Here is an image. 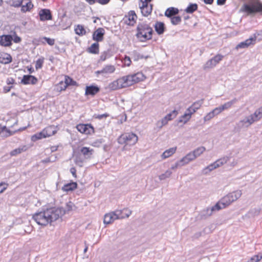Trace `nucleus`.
<instances>
[{
	"instance_id": "nucleus-9",
	"label": "nucleus",
	"mask_w": 262,
	"mask_h": 262,
	"mask_svg": "<svg viewBox=\"0 0 262 262\" xmlns=\"http://www.w3.org/2000/svg\"><path fill=\"white\" fill-rule=\"evenodd\" d=\"M255 122L253 117L250 115L246 116L236 123V128L239 130L243 128H248Z\"/></svg>"
},
{
	"instance_id": "nucleus-35",
	"label": "nucleus",
	"mask_w": 262,
	"mask_h": 262,
	"mask_svg": "<svg viewBox=\"0 0 262 262\" xmlns=\"http://www.w3.org/2000/svg\"><path fill=\"white\" fill-rule=\"evenodd\" d=\"M88 51L92 54H98L99 53V43L98 42L93 43L89 48Z\"/></svg>"
},
{
	"instance_id": "nucleus-6",
	"label": "nucleus",
	"mask_w": 262,
	"mask_h": 262,
	"mask_svg": "<svg viewBox=\"0 0 262 262\" xmlns=\"http://www.w3.org/2000/svg\"><path fill=\"white\" fill-rule=\"evenodd\" d=\"M241 11L247 14H253L256 12H262V4L257 2L251 5L245 4L242 7Z\"/></svg>"
},
{
	"instance_id": "nucleus-21",
	"label": "nucleus",
	"mask_w": 262,
	"mask_h": 262,
	"mask_svg": "<svg viewBox=\"0 0 262 262\" xmlns=\"http://www.w3.org/2000/svg\"><path fill=\"white\" fill-rule=\"evenodd\" d=\"M195 158L192 151L189 152L185 156L183 157L181 160L183 163L184 165L188 164L190 162L193 161Z\"/></svg>"
},
{
	"instance_id": "nucleus-2",
	"label": "nucleus",
	"mask_w": 262,
	"mask_h": 262,
	"mask_svg": "<svg viewBox=\"0 0 262 262\" xmlns=\"http://www.w3.org/2000/svg\"><path fill=\"white\" fill-rule=\"evenodd\" d=\"M145 79V76L142 72H139L118 78L116 80L110 83L108 85V88L112 90L126 88L142 81Z\"/></svg>"
},
{
	"instance_id": "nucleus-44",
	"label": "nucleus",
	"mask_w": 262,
	"mask_h": 262,
	"mask_svg": "<svg viewBox=\"0 0 262 262\" xmlns=\"http://www.w3.org/2000/svg\"><path fill=\"white\" fill-rule=\"evenodd\" d=\"M172 174V172L170 170H167L164 173L160 174L159 178L160 180H164L166 178H169Z\"/></svg>"
},
{
	"instance_id": "nucleus-23",
	"label": "nucleus",
	"mask_w": 262,
	"mask_h": 262,
	"mask_svg": "<svg viewBox=\"0 0 262 262\" xmlns=\"http://www.w3.org/2000/svg\"><path fill=\"white\" fill-rule=\"evenodd\" d=\"M155 29L159 35L163 34L165 31V25L163 23L157 21L155 25Z\"/></svg>"
},
{
	"instance_id": "nucleus-30",
	"label": "nucleus",
	"mask_w": 262,
	"mask_h": 262,
	"mask_svg": "<svg viewBox=\"0 0 262 262\" xmlns=\"http://www.w3.org/2000/svg\"><path fill=\"white\" fill-rule=\"evenodd\" d=\"M251 116L253 117L255 122L259 120L262 118V106L257 109L253 114H251Z\"/></svg>"
},
{
	"instance_id": "nucleus-39",
	"label": "nucleus",
	"mask_w": 262,
	"mask_h": 262,
	"mask_svg": "<svg viewBox=\"0 0 262 262\" xmlns=\"http://www.w3.org/2000/svg\"><path fill=\"white\" fill-rule=\"evenodd\" d=\"M198 9V5L196 4H190L185 9V12L188 13H192Z\"/></svg>"
},
{
	"instance_id": "nucleus-26",
	"label": "nucleus",
	"mask_w": 262,
	"mask_h": 262,
	"mask_svg": "<svg viewBox=\"0 0 262 262\" xmlns=\"http://www.w3.org/2000/svg\"><path fill=\"white\" fill-rule=\"evenodd\" d=\"M177 150L176 147H173L166 150L161 155L162 159H165L174 154Z\"/></svg>"
},
{
	"instance_id": "nucleus-34",
	"label": "nucleus",
	"mask_w": 262,
	"mask_h": 262,
	"mask_svg": "<svg viewBox=\"0 0 262 262\" xmlns=\"http://www.w3.org/2000/svg\"><path fill=\"white\" fill-rule=\"evenodd\" d=\"M75 32L76 34L79 36H83L86 34V31L83 26L81 25H78L75 27Z\"/></svg>"
},
{
	"instance_id": "nucleus-60",
	"label": "nucleus",
	"mask_w": 262,
	"mask_h": 262,
	"mask_svg": "<svg viewBox=\"0 0 262 262\" xmlns=\"http://www.w3.org/2000/svg\"><path fill=\"white\" fill-rule=\"evenodd\" d=\"M42 39H44L50 46H53L55 43V40L47 37H43Z\"/></svg>"
},
{
	"instance_id": "nucleus-11",
	"label": "nucleus",
	"mask_w": 262,
	"mask_h": 262,
	"mask_svg": "<svg viewBox=\"0 0 262 262\" xmlns=\"http://www.w3.org/2000/svg\"><path fill=\"white\" fill-rule=\"evenodd\" d=\"M137 16L135 12L133 10H130L128 12V14L126 15L123 19L124 23L129 26H134L136 22Z\"/></svg>"
},
{
	"instance_id": "nucleus-53",
	"label": "nucleus",
	"mask_w": 262,
	"mask_h": 262,
	"mask_svg": "<svg viewBox=\"0 0 262 262\" xmlns=\"http://www.w3.org/2000/svg\"><path fill=\"white\" fill-rule=\"evenodd\" d=\"M122 62L125 66L127 67H129L132 63L130 57L127 56H125L124 58L122 60Z\"/></svg>"
},
{
	"instance_id": "nucleus-28",
	"label": "nucleus",
	"mask_w": 262,
	"mask_h": 262,
	"mask_svg": "<svg viewBox=\"0 0 262 262\" xmlns=\"http://www.w3.org/2000/svg\"><path fill=\"white\" fill-rule=\"evenodd\" d=\"M77 184L76 182H72L64 185L62 189L64 191H72L77 188Z\"/></svg>"
},
{
	"instance_id": "nucleus-10",
	"label": "nucleus",
	"mask_w": 262,
	"mask_h": 262,
	"mask_svg": "<svg viewBox=\"0 0 262 262\" xmlns=\"http://www.w3.org/2000/svg\"><path fill=\"white\" fill-rule=\"evenodd\" d=\"M116 68L114 66L107 64L101 70L95 72V74L98 76L101 75L102 76L106 77L109 75L113 74L115 71Z\"/></svg>"
},
{
	"instance_id": "nucleus-17",
	"label": "nucleus",
	"mask_w": 262,
	"mask_h": 262,
	"mask_svg": "<svg viewBox=\"0 0 262 262\" xmlns=\"http://www.w3.org/2000/svg\"><path fill=\"white\" fill-rule=\"evenodd\" d=\"M38 80L34 76L31 75H24L21 80V83L24 84H35L37 83Z\"/></svg>"
},
{
	"instance_id": "nucleus-48",
	"label": "nucleus",
	"mask_w": 262,
	"mask_h": 262,
	"mask_svg": "<svg viewBox=\"0 0 262 262\" xmlns=\"http://www.w3.org/2000/svg\"><path fill=\"white\" fill-rule=\"evenodd\" d=\"M11 132L5 126V129H3L1 137L6 138L12 135Z\"/></svg>"
},
{
	"instance_id": "nucleus-20",
	"label": "nucleus",
	"mask_w": 262,
	"mask_h": 262,
	"mask_svg": "<svg viewBox=\"0 0 262 262\" xmlns=\"http://www.w3.org/2000/svg\"><path fill=\"white\" fill-rule=\"evenodd\" d=\"M100 91V89L98 86L95 85H90L87 86L85 88V95H92L94 96L96 94Z\"/></svg>"
},
{
	"instance_id": "nucleus-49",
	"label": "nucleus",
	"mask_w": 262,
	"mask_h": 262,
	"mask_svg": "<svg viewBox=\"0 0 262 262\" xmlns=\"http://www.w3.org/2000/svg\"><path fill=\"white\" fill-rule=\"evenodd\" d=\"M44 62V58L41 57L37 60L35 63V68L36 70L41 69Z\"/></svg>"
},
{
	"instance_id": "nucleus-13",
	"label": "nucleus",
	"mask_w": 262,
	"mask_h": 262,
	"mask_svg": "<svg viewBox=\"0 0 262 262\" xmlns=\"http://www.w3.org/2000/svg\"><path fill=\"white\" fill-rule=\"evenodd\" d=\"M76 128L81 133L86 135L91 134L94 132L93 127L89 124H79L76 126Z\"/></svg>"
},
{
	"instance_id": "nucleus-27",
	"label": "nucleus",
	"mask_w": 262,
	"mask_h": 262,
	"mask_svg": "<svg viewBox=\"0 0 262 262\" xmlns=\"http://www.w3.org/2000/svg\"><path fill=\"white\" fill-rule=\"evenodd\" d=\"M179 13V10L174 7H170L166 9L165 15L167 17H171Z\"/></svg>"
},
{
	"instance_id": "nucleus-38",
	"label": "nucleus",
	"mask_w": 262,
	"mask_h": 262,
	"mask_svg": "<svg viewBox=\"0 0 262 262\" xmlns=\"http://www.w3.org/2000/svg\"><path fill=\"white\" fill-rule=\"evenodd\" d=\"M237 101L236 98L232 99V100L226 102L223 105H221V107L223 111L225 110H227L231 107V106L234 104Z\"/></svg>"
},
{
	"instance_id": "nucleus-32",
	"label": "nucleus",
	"mask_w": 262,
	"mask_h": 262,
	"mask_svg": "<svg viewBox=\"0 0 262 262\" xmlns=\"http://www.w3.org/2000/svg\"><path fill=\"white\" fill-rule=\"evenodd\" d=\"M220 206H219V204L217 203H216L215 205L211 207V208H208L205 210V215L210 216L212 215L213 212L215 211H219L221 210Z\"/></svg>"
},
{
	"instance_id": "nucleus-43",
	"label": "nucleus",
	"mask_w": 262,
	"mask_h": 262,
	"mask_svg": "<svg viewBox=\"0 0 262 262\" xmlns=\"http://www.w3.org/2000/svg\"><path fill=\"white\" fill-rule=\"evenodd\" d=\"M178 114V112L176 110H173L171 113L168 114L167 115L165 116V118L168 120V121H170L176 117Z\"/></svg>"
},
{
	"instance_id": "nucleus-47",
	"label": "nucleus",
	"mask_w": 262,
	"mask_h": 262,
	"mask_svg": "<svg viewBox=\"0 0 262 262\" xmlns=\"http://www.w3.org/2000/svg\"><path fill=\"white\" fill-rule=\"evenodd\" d=\"M224 56L221 54H217L214 57L211 58V60H212L213 62L216 66L217 63L220 62V61H221Z\"/></svg>"
},
{
	"instance_id": "nucleus-54",
	"label": "nucleus",
	"mask_w": 262,
	"mask_h": 262,
	"mask_svg": "<svg viewBox=\"0 0 262 262\" xmlns=\"http://www.w3.org/2000/svg\"><path fill=\"white\" fill-rule=\"evenodd\" d=\"M109 116V114L107 113H104L103 114H95L93 116V117L95 119H97L99 120H101L104 118H106Z\"/></svg>"
},
{
	"instance_id": "nucleus-15",
	"label": "nucleus",
	"mask_w": 262,
	"mask_h": 262,
	"mask_svg": "<svg viewBox=\"0 0 262 262\" xmlns=\"http://www.w3.org/2000/svg\"><path fill=\"white\" fill-rule=\"evenodd\" d=\"M38 14L41 21L49 20L52 19V15L51 11L49 9H41L39 11Z\"/></svg>"
},
{
	"instance_id": "nucleus-7",
	"label": "nucleus",
	"mask_w": 262,
	"mask_h": 262,
	"mask_svg": "<svg viewBox=\"0 0 262 262\" xmlns=\"http://www.w3.org/2000/svg\"><path fill=\"white\" fill-rule=\"evenodd\" d=\"M229 160V157L228 156L224 157L220 159L217 160L213 163L210 164L208 166L204 168L203 171L206 174L212 170L222 166L226 163Z\"/></svg>"
},
{
	"instance_id": "nucleus-62",
	"label": "nucleus",
	"mask_w": 262,
	"mask_h": 262,
	"mask_svg": "<svg viewBox=\"0 0 262 262\" xmlns=\"http://www.w3.org/2000/svg\"><path fill=\"white\" fill-rule=\"evenodd\" d=\"M109 57V54L107 52H103L100 56V60L101 61H104Z\"/></svg>"
},
{
	"instance_id": "nucleus-57",
	"label": "nucleus",
	"mask_w": 262,
	"mask_h": 262,
	"mask_svg": "<svg viewBox=\"0 0 262 262\" xmlns=\"http://www.w3.org/2000/svg\"><path fill=\"white\" fill-rule=\"evenodd\" d=\"M214 117V115L212 112V111L208 113L204 117V120L205 121H209L210 119L213 118Z\"/></svg>"
},
{
	"instance_id": "nucleus-63",
	"label": "nucleus",
	"mask_w": 262,
	"mask_h": 262,
	"mask_svg": "<svg viewBox=\"0 0 262 262\" xmlns=\"http://www.w3.org/2000/svg\"><path fill=\"white\" fill-rule=\"evenodd\" d=\"M14 34L15 35L14 36V38H13L12 40L14 41L15 43H19L21 41V38L16 35L15 32L14 33Z\"/></svg>"
},
{
	"instance_id": "nucleus-56",
	"label": "nucleus",
	"mask_w": 262,
	"mask_h": 262,
	"mask_svg": "<svg viewBox=\"0 0 262 262\" xmlns=\"http://www.w3.org/2000/svg\"><path fill=\"white\" fill-rule=\"evenodd\" d=\"M23 0H12V5L15 7H20L22 3Z\"/></svg>"
},
{
	"instance_id": "nucleus-52",
	"label": "nucleus",
	"mask_w": 262,
	"mask_h": 262,
	"mask_svg": "<svg viewBox=\"0 0 262 262\" xmlns=\"http://www.w3.org/2000/svg\"><path fill=\"white\" fill-rule=\"evenodd\" d=\"M104 142V140L102 138L97 139L95 141H94L92 145L93 146L99 147L101 146V145L102 144V143Z\"/></svg>"
},
{
	"instance_id": "nucleus-41",
	"label": "nucleus",
	"mask_w": 262,
	"mask_h": 262,
	"mask_svg": "<svg viewBox=\"0 0 262 262\" xmlns=\"http://www.w3.org/2000/svg\"><path fill=\"white\" fill-rule=\"evenodd\" d=\"M33 7V5L32 4L31 1L28 2L26 5L21 6V10L23 12H26L27 11H30Z\"/></svg>"
},
{
	"instance_id": "nucleus-3",
	"label": "nucleus",
	"mask_w": 262,
	"mask_h": 262,
	"mask_svg": "<svg viewBox=\"0 0 262 262\" xmlns=\"http://www.w3.org/2000/svg\"><path fill=\"white\" fill-rule=\"evenodd\" d=\"M137 31L136 37L142 42L152 38V29L147 24L139 23L137 27Z\"/></svg>"
},
{
	"instance_id": "nucleus-25",
	"label": "nucleus",
	"mask_w": 262,
	"mask_h": 262,
	"mask_svg": "<svg viewBox=\"0 0 262 262\" xmlns=\"http://www.w3.org/2000/svg\"><path fill=\"white\" fill-rule=\"evenodd\" d=\"M60 84H64V88H62L61 90H66L67 87L69 85H75L76 82L74 81L70 77L66 76L65 77L64 82H61Z\"/></svg>"
},
{
	"instance_id": "nucleus-16",
	"label": "nucleus",
	"mask_w": 262,
	"mask_h": 262,
	"mask_svg": "<svg viewBox=\"0 0 262 262\" xmlns=\"http://www.w3.org/2000/svg\"><path fill=\"white\" fill-rule=\"evenodd\" d=\"M13 37L11 35L0 36V45L4 47L10 46L12 45Z\"/></svg>"
},
{
	"instance_id": "nucleus-14",
	"label": "nucleus",
	"mask_w": 262,
	"mask_h": 262,
	"mask_svg": "<svg viewBox=\"0 0 262 262\" xmlns=\"http://www.w3.org/2000/svg\"><path fill=\"white\" fill-rule=\"evenodd\" d=\"M141 3V5H140L139 6L141 12L143 16H148L152 12V5L146 4V2H142Z\"/></svg>"
},
{
	"instance_id": "nucleus-50",
	"label": "nucleus",
	"mask_w": 262,
	"mask_h": 262,
	"mask_svg": "<svg viewBox=\"0 0 262 262\" xmlns=\"http://www.w3.org/2000/svg\"><path fill=\"white\" fill-rule=\"evenodd\" d=\"M121 210L122 211V213H121V216L123 217L122 219L125 217H128L132 214V211L130 210L124 209Z\"/></svg>"
},
{
	"instance_id": "nucleus-4",
	"label": "nucleus",
	"mask_w": 262,
	"mask_h": 262,
	"mask_svg": "<svg viewBox=\"0 0 262 262\" xmlns=\"http://www.w3.org/2000/svg\"><path fill=\"white\" fill-rule=\"evenodd\" d=\"M242 195V190H235L222 198L217 203L219 204V206H220L221 209H224L237 200Z\"/></svg>"
},
{
	"instance_id": "nucleus-12",
	"label": "nucleus",
	"mask_w": 262,
	"mask_h": 262,
	"mask_svg": "<svg viewBox=\"0 0 262 262\" xmlns=\"http://www.w3.org/2000/svg\"><path fill=\"white\" fill-rule=\"evenodd\" d=\"M257 36L254 34L253 36H251L249 38L246 39L244 41L241 42L236 46V49L238 50L239 48H246L251 45H254L256 42Z\"/></svg>"
},
{
	"instance_id": "nucleus-24",
	"label": "nucleus",
	"mask_w": 262,
	"mask_h": 262,
	"mask_svg": "<svg viewBox=\"0 0 262 262\" xmlns=\"http://www.w3.org/2000/svg\"><path fill=\"white\" fill-rule=\"evenodd\" d=\"M94 150L89 147H83L80 149L81 153L86 159H89L93 153Z\"/></svg>"
},
{
	"instance_id": "nucleus-59",
	"label": "nucleus",
	"mask_w": 262,
	"mask_h": 262,
	"mask_svg": "<svg viewBox=\"0 0 262 262\" xmlns=\"http://www.w3.org/2000/svg\"><path fill=\"white\" fill-rule=\"evenodd\" d=\"M260 208H254L251 209L249 213L251 214L252 215L256 216L258 215L260 213Z\"/></svg>"
},
{
	"instance_id": "nucleus-22",
	"label": "nucleus",
	"mask_w": 262,
	"mask_h": 262,
	"mask_svg": "<svg viewBox=\"0 0 262 262\" xmlns=\"http://www.w3.org/2000/svg\"><path fill=\"white\" fill-rule=\"evenodd\" d=\"M46 138L54 135L57 132L56 127L54 125L47 126L43 129Z\"/></svg>"
},
{
	"instance_id": "nucleus-45",
	"label": "nucleus",
	"mask_w": 262,
	"mask_h": 262,
	"mask_svg": "<svg viewBox=\"0 0 262 262\" xmlns=\"http://www.w3.org/2000/svg\"><path fill=\"white\" fill-rule=\"evenodd\" d=\"M171 18V23L173 25H177L181 21V17L179 16H173Z\"/></svg>"
},
{
	"instance_id": "nucleus-40",
	"label": "nucleus",
	"mask_w": 262,
	"mask_h": 262,
	"mask_svg": "<svg viewBox=\"0 0 262 262\" xmlns=\"http://www.w3.org/2000/svg\"><path fill=\"white\" fill-rule=\"evenodd\" d=\"M90 5H93L96 3H98L102 5L107 4L110 0H85Z\"/></svg>"
},
{
	"instance_id": "nucleus-61",
	"label": "nucleus",
	"mask_w": 262,
	"mask_h": 262,
	"mask_svg": "<svg viewBox=\"0 0 262 262\" xmlns=\"http://www.w3.org/2000/svg\"><path fill=\"white\" fill-rule=\"evenodd\" d=\"M212 111L215 116L220 114L223 111V110L221 108V106H220L219 107H215Z\"/></svg>"
},
{
	"instance_id": "nucleus-1",
	"label": "nucleus",
	"mask_w": 262,
	"mask_h": 262,
	"mask_svg": "<svg viewBox=\"0 0 262 262\" xmlns=\"http://www.w3.org/2000/svg\"><path fill=\"white\" fill-rule=\"evenodd\" d=\"M64 214L65 210L62 208L52 207L35 213L32 218L38 225L46 226L56 221Z\"/></svg>"
},
{
	"instance_id": "nucleus-37",
	"label": "nucleus",
	"mask_w": 262,
	"mask_h": 262,
	"mask_svg": "<svg viewBox=\"0 0 262 262\" xmlns=\"http://www.w3.org/2000/svg\"><path fill=\"white\" fill-rule=\"evenodd\" d=\"M46 138V135L43 130H42L41 132L39 133H37L34 135H33L31 137V140L33 141H36L38 140L41 139L42 138Z\"/></svg>"
},
{
	"instance_id": "nucleus-33",
	"label": "nucleus",
	"mask_w": 262,
	"mask_h": 262,
	"mask_svg": "<svg viewBox=\"0 0 262 262\" xmlns=\"http://www.w3.org/2000/svg\"><path fill=\"white\" fill-rule=\"evenodd\" d=\"M27 149V146L26 145H23L13 149L10 152V154L11 156H15L18 154L21 153L22 152L26 151Z\"/></svg>"
},
{
	"instance_id": "nucleus-64",
	"label": "nucleus",
	"mask_w": 262,
	"mask_h": 262,
	"mask_svg": "<svg viewBox=\"0 0 262 262\" xmlns=\"http://www.w3.org/2000/svg\"><path fill=\"white\" fill-rule=\"evenodd\" d=\"M14 79L13 78L9 77L7 79L6 83L7 84H12L14 83Z\"/></svg>"
},
{
	"instance_id": "nucleus-42",
	"label": "nucleus",
	"mask_w": 262,
	"mask_h": 262,
	"mask_svg": "<svg viewBox=\"0 0 262 262\" xmlns=\"http://www.w3.org/2000/svg\"><path fill=\"white\" fill-rule=\"evenodd\" d=\"M215 66L211 59L208 60L203 66V69L206 70L207 69L213 68Z\"/></svg>"
},
{
	"instance_id": "nucleus-5",
	"label": "nucleus",
	"mask_w": 262,
	"mask_h": 262,
	"mask_svg": "<svg viewBox=\"0 0 262 262\" xmlns=\"http://www.w3.org/2000/svg\"><path fill=\"white\" fill-rule=\"evenodd\" d=\"M138 136L134 133H125L121 135L118 139L120 144L134 145L138 141Z\"/></svg>"
},
{
	"instance_id": "nucleus-29",
	"label": "nucleus",
	"mask_w": 262,
	"mask_h": 262,
	"mask_svg": "<svg viewBox=\"0 0 262 262\" xmlns=\"http://www.w3.org/2000/svg\"><path fill=\"white\" fill-rule=\"evenodd\" d=\"M192 114L189 112H187L186 110L185 113L178 120V123L183 122L185 124L191 118Z\"/></svg>"
},
{
	"instance_id": "nucleus-58",
	"label": "nucleus",
	"mask_w": 262,
	"mask_h": 262,
	"mask_svg": "<svg viewBox=\"0 0 262 262\" xmlns=\"http://www.w3.org/2000/svg\"><path fill=\"white\" fill-rule=\"evenodd\" d=\"M8 184L5 182L0 183V193H3L8 187Z\"/></svg>"
},
{
	"instance_id": "nucleus-19",
	"label": "nucleus",
	"mask_w": 262,
	"mask_h": 262,
	"mask_svg": "<svg viewBox=\"0 0 262 262\" xmlns=\"http://www.w3.org/2000/svg\"><path fill=\"white\" fill-rule=\"evenodd\" d=\"M104 34V30L103 28H99L97 29L93 34V39L94 40L101 41L103 39V35Z\"/></svg>"
},
{
	"instance_id": "nucleus-8",
	"label": "nucleus",
	"mask_w": 262,
	"mask_h": 262,
	"mask_svg": "<svg viewBox=\"0 0 262 262\" xmlns=\"http://www.w3.org/2000/svg\"><path fill=\"white\" fill-rule=\"evenodd\" d=\"M122 211L120 210H117L105 214L103 219V223L105 224H110L116 220L122 219L121 213Z\"/></svg>"
},
{
	"instance_id": "nucleus-31",
	"label": "nucleus",
	"mask_w": 262,
	"mask_h": 262,
	"mask_svg": "<svg viewBox=\"0 0 262 262\" xmlns=\"http://www.w3.org/2000/svg\"><path fill=\"white\" fill-rule=\"evenodd\" d=\"M12 61V57L9 54L5 53L0 57V62L2 63L8 64Z\"/></svg>"
},
{
	"instance_id": "nucleus-46",
	"label": "nucleus",
	"mask_w": 262,
	"mask_h": 262,
	"mask_svg": "<svg viewBox=\"0 0 262 262\" xmlns=\"http://www.w3.org/2000/svg\"><path fill=\"white\" fill-rule=\"evenodd\" d=\"M74 162L79 167H82L83 166L84 160L80 156H76L74 159Z\"/></svg>"
},
{
	"instance_id": "nucleus-51",
	"label": "nucleus",
	"mask_w": 262,
	"mask_h": 262,
	"mask_svg": "<svg viewBox=\"0 0 262 262\" xmlns=\"http://www.w3.org/2000/svg\"><path fill=\"white\" fill-rule=\"evenodd\" d=\"M73 207H74V204L71 202H69V203H67L66 208H63L62 207H60L59 208H62L63 210H64L66 213L67 212L71 211L73 209Z\"/></svg>"
},
{
	"instance_id": "nucleus-36",
	"label": "nucleus",
	"mask_w": 262,
	"mask_h": 262,
	"mask_svg": "<svg viewBox=\"0 0 262 262\" xmlns=\"http://www.w3.org/2000/svg\"><path fill=\"white\" fill-rule=\"evenodd\" d=\"M205 150L206 148L204 146H200L195 149L192 151V152L196 159L200 156Z\"/></svg>"
},
{
	"instance_id": "nucleus-55",
	"label": "nucleus",
	"mask_w": 262,
	"mask_h": 262,
	"mask_svg": "<svg viewBox=\"0 0 262 262\" xmlns=\"http://www.w3.org/2000/svg\"><path fill=\"white\" fill-rule=\"evenodd\" d=\"M184 166L182 162H181V160H180L179 161H178L174 164L172 165L170 168L171 169H175L178 168V167H181L182 166Z\"/></svg>"
},
{
	"instance_id": "nucleus-18",
	"label": "nucleus",
	"mask_w": 262,
	"mask_h": 262,
	"mask_svg": "<svg viewBox=\"0 0 262 262\" xmlns=\"http://www.w3.org/2000/svg\"><path fill=\"white\" fill-rule=\"evenodd\" d=\"M203 99H201L194 102L190 107L187 109V112H189L190 114L192 115L201 107L203 104Z\"/></svg>"
}]
</instances>
